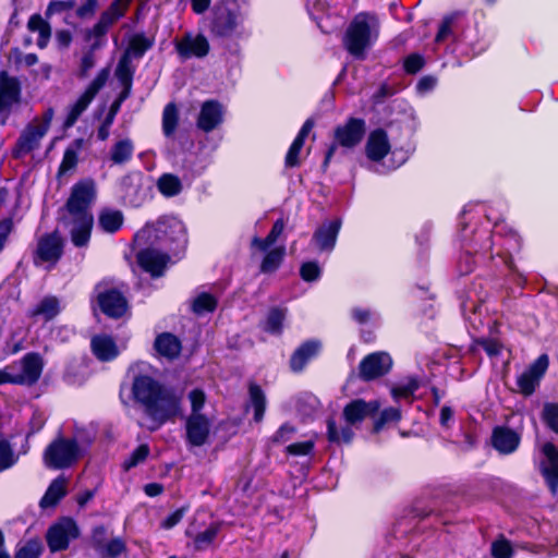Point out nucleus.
<instances>
[{"label":"nucleus","instance_id":"0eeeda50","mask_svg":"<svg viewBox=\"0 0 558 558\" xmlns=\"http://www.w3.org/2000/svg\"><path fill=\"white\" fill-rule=\"evenodd\" d=\"M81 456V447L75 437L59 436L45 448L43 462L49 470H64L74 465Z\"/></svg>","mask_w":558,"mask_h":558},{"label":"nucleus","instance_id":"de8ad7c7","mask_svg":"<svg viewBox=\"0 0 558 558\" xmlns=\"http://www.w3.org/2000/svg\"><path fill=\"white\" fill-rule=\"evenodd\" d=\"M539 417L547 429L558 435V402H545Z\"/></svg>","mask_w":558,"mask_h":558},{"label":"nucleus","instance_id":"39448f33","mask_svg":"<svg viewBox=\"0 0 558 558\" xmlns=\"http://www.w3.org/2000/svg\"><path fill=\"white\" fill-rule=\"evenodd\" d=\"M243 16L236 1H217L210 11L209 32L215 38H233L241 35Z\"/></svg>","mask_w":558,"mask_h":558},{"label":"nucleus","instance_id":"f03ea898","mask_svg":"<svg viewBox=\"0 0 558 558\" xmlns=\"http://www.w3.org/2000/svg\"><path fill=\"white\" fill-rule=\"evenodd\" d=\"M147 233L150 244L168 251L177 260H180L187 247V232L185 225L173 215L160 216L155 222H147L143 229Z\"/></svg>","mask_w":558,"mask_h":558},{"label":"nucleus","instance_id":"1a4fd4ad","mask_svg":"<svg viewBox=\"0 0 558 558\" xmlns=\"http://www.w3.org/2000/svg\"><path fill=\"white\" fill-rule=\"evenodd\" d=\"M81 535L76 521L71 517H61L51 524L46 533V542L51 553L66 550L71 541Z\"/></svg>","mask_w":558,"mask_h":558},{"label":"nucleus","instance_id":"e2e57ef3","mask_svg":"<svg viewBox=\"0 0 558 558\" xmlns=\"http://www.w3.org/2000/svg\"><path fill=\"white\" fill-rule=\"evenodd\" d=\"M315 448L314 440H304L290 444L286 447V453L293 457H304L313 453Z\"/></svg>","mask_w":558,"mask_h":558},{"label":"nucleus","instance_id":"dca6fc26","mask_svg":"<svg viewBox=\"0 0 558 558\" xmlns=\"http://www.w3.org/2000/svg\"><path fill=\"white\" fill-rule=\"evenodd\" d=\"M171 258L174 257L168 251L161 252L155 247H145L136 253L138 266L151 278L162 277Z\"/></svg>","mask_w":558,"mask_h":558},{"label":"nucleus","instance_id":"6e6d98bb","mask_svg":"<svg viewBox=\"0 0 558 558\" xmlns=\"http://www.w3.org/2000/svg\"><path fill=\"white\" fill-rule=\"evenodd\" d=\"M426 64L425 58L418 52H413L403 59V71L409 75L418 73Z\"/></svg>","mask_w":558,"mask_h":558},{"label":"nucleus","instance_id":"4c0bfd02","mask_svg":"<svg viewBox=\"0 0 558 558\" xmlns=\"http://www.w3.org/2000/svg\"><path fill=\"white\" fill-rule=\"evenodd\" d=\"M180 122L178 106L174 101L168 102L162 110L161 128L167 138L173 137Z\"/></svg>","mask_w":558,"mask_h":558},{"label":"nucleus","instance_id":"864d4df0","mask_svg":"<svg viewBox=\"0 0 558 558\" xmlns=\"http://www.w3.org/2000/svg\"><path fill=\"white\" fill-rule=\"evenodd\" d=\"M420 388V381L417 377H410L404 385L395 386L391 388V396L395 399H408L414 395Z\"/></svg>","mask_w":558,"mask_h":558},{"label":"nucleus","instance_id":"c756f323","mask_svg":"<svg viewBox=\"0 0 558 558\" xmlns=\"http://www.w3.org/2000/svg\"><path fill=\"white\" fill-rule=\"evenodd\" d=\"M74 227L72 228L71 241L76 247L86 246L92 236V231L94 227V216L85 215L80 217H73Z\"/></svg>","mask_w":558,"mask_h":558},{"label":"nucleus","instance_id":"338daca9","mask_svg":"<svg viewBox=\"0 0 558 558\" xmlns=\"http://www.w3.org/2000/svg\"><path fill=\"white\" fill-rule=\"evenodd\" d=\"M108 536L107 527L104 524L95 525L90 533V543L96 551H102Z\"/></svg>","mask_w":558,"mask_h":558},{"label":"nucleus","instance_id":"0e129e2a","mask_svg":"<svg viewBox=\"0 0 558 558\" xmlns=\"http://www.w3.org/2000/svg\"><path fill=\"white\" fill-rule=\"evenodd\" d=\"M112 26L111 21L106 20L101 14L96 22V24L93 26V28L88 29L86 33V40H89L92 37H95V41H100L101 38H104L109 28Z\"/></svg>","mask_w":558,"mask_h":558},{"label":"nucleus","instance_id":"bb28decb","mask_svg":"<svg viewBox=\"0 0 558 558\" xmlns=\"http://www.w3.org/2000/svg\"><path fill=\"white\" fill-rule=\"evenodd\" d=\"M154 349L158 355L169 361H173L179 357L182 350V343L175 335L165 331L157 335L155 338Z\"/></svg>","mask_w":558,"mask_h":558},{"label":"nucleus","instance_id":"bf43d9fd","mask_svg":"<svg viewBox=\"0 0 558 558\" xmlns=\"http://www.w3.org/2000/svg\"><path fill=\"white\" fill-rule=\"evenodd\" d=\"M300 277L305 282L317 281L322 277V268L316 260L304 262L300 267Z\"/></svg>","mask_w":558,"mask_h":558},{"label":"nucleus","instance_id":"ea45409f","mask_svg":"<svg viewBox=\"0 0 558 558\" xmlns=\"http://www.w3.org/2000/svg\"><path fill=\"white\" fill-rule=\"evenodd\" d=\"M284 220L283 218H278L271 226L270 231L265 238L254 236L252 239V246L257 247L260 252H266L270 248L281 236L284 230Z\"/></svg>","mask_w":558,"mask_h":558},{"label":"nucleus","instance_id":"4d7b16f0","mask_svg":"<svg viewBox=\"0 0 558 558\" xmlns=\"http://www.w3.org/2000/svg\"><path fill=\"white\" fill-rule=\"evenodd\" d=\"M303 143L293 140L291 145L288 148V151L284 156V167L288 169L298 168L301 166V151L303 148Z\"/></svg>","mask_w":558,"mask_h":558},{"label":"nucleus","instance_id":"13d9d810","mask_svg":"<svg viewBox=\"0 0 558 558\" xmlns=\"http://www.w3.org/2000/svg\"><path fill=\"white\" fill-rule=\"evenodd\" d=\"M126 551V544L120 537L111 538L104 545L102 551H99L104 558H118Z\"/></svg>","mask_w":558,"mask_h":558},{"label":"nucleus","instance_id":"393cba45","mask_svg":"<svg viewBox=\"0 0 558 558\" xmlns=\"http://www.w3.org/2000/svg\"><path fill=\"white\" fill-rule=\"evenodd\" d=\"M391 145L388 133L383 128L373 130L365 144L366 157L374 162H379L390 153Z\"/></svg>","mask_w":558,"mask_h":558},{"label":"nucleus","instance_id":"3c124183","mask_svg":"<svg viewBox=\"0 0 558 558\" xmlns=\"http://www.w3.org/2000/svg\"><path fill=\"white\" fill-rule=\"evenodd\" d=\"M102 43L94 41L87 51L82 56L77 76L78 78H86L89 71L95 66V50L99 49Z\"/></svg>","mask_w":558,"mask_h":558},{"label":"nucleus","instance_id":"a878e982","mask_svg":"<svg viewBox=\"0 0 558 558\" xmlns=\"http://www.w3.org/2000/svg\"><path fill=\"white\" fill-rule=\"evenodd\" d=\"M320 350V342L310 339L301 343L291 354L289 366L293 373H301L315 359Z\"/></svg>","mask_w":558,"mask_h":558},{"label":"nucleus","instance_id":"2eb2a0df","mask_svg":"<svg viewBox=\"0 0 558 558\" xmlns=\"http://www.w3.org/2000/svg\"><path fill=\"white\" fill-rule=\"evenodd\" d=\"M64 242L58 231L45 233L37 242L33 262L36 266L50 263L54 266L62 257Z\"/></svg>","mask_w":558,"mask_h":558},{"label":"nucleus","instance_id":"5fc2aeb1","mask_svg":"<svg viewBox=\"0 0 558 558\" xmlns=\"http://www.w3.org/2000/svg\"><path fill=\"white\" fill-rule=\"evenodd\" d=\"M128 9L129 5H126L122 0H113L109 7L100 14L106 20L111 21V24L113 25L125 15Z\"/></svg>","mask_w":558,"mask_h":558},{"label":"nucleus","instance_id":"412c9836","mask_svg":"<svg viewBox=\"0 0 558 558\" xmlns=\"http://www.w3.org/2000/svg\"><path fill=\"white\" fill-rule=\"evenodd\" d=\"M521 439V434L511 427L497 425L492 430L490 445L499 454L509 456L519 449Z\"/></svg>","mask_w":558,"mask_h":558},{"label":"nucleus","instance_id":"37998d69","mask_svg":"<svg viewBox=\"0 0 558 558\" xmlns=\"http://www.w3.org/2000/svg\"><path fill=\"white\" fill-rule=\"evenodd\" d=\"M157 187L165 197H173L181 193L183 185L180 178L173 173H163L157 181Z\"/></svg>","mask_w":558,"mask_h":558},{"label":"nucleus","instance_id":"423d86ee","mask_svg":"<svg viewBox=\"0 0 558 558\" xmlns=\"http://www.w3.org/2000/svg\"><path fill=\"white\" fill-rule=\"evenodd\" d=\"M366 134V122L363 118L349 117L344 123L333 129L332 142L328 146L320 169L327 172L330 161L338 147L352 149L361 144Z\"/></svg>","mask_w":558,"mask_h":558},{"label":"nucleus","instance_id":"7c9ffc66","mask_svg":"<svg viewBox=\"0 0 558 558\" xmlns=\"http://www.w3.org/2000/svg\"><path fill=\"white\" fill-rule=\"evenodd\" d=\"M65 495L66 480L63 476H58L49 484L39 501V506L43 509L56 507Z\"/></svg>","mask_w":558,"mask_h":558},{"label":"nucleus","instance_id":"69168bd1","mask_svg":"<svg viewBox=\"0 0 558 558\" xmlns=\"http://www.w3.org/2000/svg\"><path fill=\"white\" fill-rule=\"evenodd\" d=\"M473 342L474 344L482 347L489 357L498 356L502 350L501 342L494 338H476Z\"/></svg>","mask_w":558,"mask_h":558},{"label":"nucleus","instance_id":"774afa93","mask_svg":"<svg viewBox=\"0 0 558 558\" xmlns=\"http://www.w3.org/2000/svg\"><path fill=\"white\" fill-rule=\"evenodd\" d=\"M295 432V426L286 422L271 435L270 440L272 444H283L288 441Z\"/></svg>","mask_w":558,"mask_h":558},{"label":"nucleus","instance_id":"e433bc0d","mask_svg":"<svg viewBox=\"0 0 558 558\" xmlns=\"http://www.w3.org/2000/svg\"><path fill=\"white\" fill-rule=\"evenodd\" d=\"M60 313V302L56 296H45L35 307L28 311V317L43 316L45 322L52 320Z\"/></svg>","mask_w":558,"mask_h":558},{"label":"nucleus","instance_id":"c85d7f7f","mask_svg":"<svg viewBox=\"0 0 558 558\" xmlns=\"http://www.w3.org/2000/svg\"><path fill=\"white\" fill-rule=\"evenodd\" d=\"M288 316V308L282 306H271L260 322V329L271 336H281L284 328V322Z\"/></svg>","mask_w":558,"mask_h":558},{"label":"nucleus","instance_id":"c9c22d12","mask_svg":"<svg viewBox=\"0 0 558 558\" xmlns=\"http://www.w3.org/2000/svg\"><path fill=\"white\" fill-rule=\"evenodd\" d=\"M222 523L219 521L211 522L204 531L193 536V546L196 551H205L209 549L218 534L221 531Z\"/></svg>","mask_w":558,"mask_h":558},{"label":"nucleus","instance_id":"58836bf2","mask_svg":"<svg viewBox=\"0 0 558 558\" xmlns=\"http://www.w3.org/2000/svg\"><path fill=\"white\" fill-rule=\"evenodd\" d=\"M284 220L283 218H278L271 226L270 231L265 238L254 236L252 239V246L257 247L260 252H266L270 248L281 236L284 230Z\"/></svg>","mask_w":558,"mask_h":558},{"label":"nucleus","instance_id":"680f3d73","mask_svg":"<svg viewBox=\"0 0 558 558\" xmlns=\"http://www.w3.org/2000/svg\"><path fill=\"white\" fill-rule=\"evenodd\" d=\"M17 461L10 442L5 439L0 440V471L13 466Z\"/></svg>","mask_w":558,"mask_h":558},{"label":"nucleus","instance_id":"09e8293b","mask_svg":"<svg viewBox=\"0 0 558 558\" xmlns=\"http://www.w3.org/2000/svg\"><path fill=\"white\" fill-rule=\"evenodd\" d=\"M135 73V66L132 64V60L128 59L126 56H121L117 68L116 76L120 84H133Z\"/></svg>","mask_w":558,"mask_h":558},{"label":"nucleus","instance_id":"052dcab7","mask_svg":"<svg viewBox=\"0 0 558 558\" xmlns=\"http://www.w3.org/2000/svg\"><path fill=\"white\" fill-rule=\"evenodd\" d=\"M490 554L494 558H511L514 550L510 541L501 536L492 543Z\"/></svg>","mask_w":558,"mask_h":558},{"label":"nucleus","instance_id":"4be33fe9","mask_svg":"<svg viewBox=\"0 0 558 558\" xmlns=\"http://www.w3.org/2000/svg\"><path fill=\"white\" fill-rule=\"evenodd\" d=\"M342 226L340 218L324 221L313 233L312 242L320 252H331Z\"/></svg>","mask_w":558,"mask_h":558},{"label":"nucleus","instance_id":"f704fd0d","mask_svg":"<svg viewBox=\"0 0 558 558\" xmlns=\"http://www.w3.org/2000/svg\"><path fill=\"white\" fill-rule=\"evenodd\" d=\"M259 265V272L271 275L276 272L282 265L286 257V246L279 245L268 248Z\"/></svg>","mask_w":558,"mask_h":558},{"label":"nucleus","instance_id":"20e7f679","mask_svg":"<svg viewBox=\"0 0 558 558\" xmlns=\"http://www.w3.org/2000/svg\"><path fill=\"white\" fill-rule=\"evenodd\" d=\"M380 409L378 400L365 401L364 399H353L343 408L342 415L347 422L345 426L338 428L336 420L330 416L326 421L327 439L330 444L350 445L354 438L353 425L362 423L366 417H375Z\"/></svg>","mask_w":558,"mask_h":558},{"label":"nucleus","instance_id":"6ab92c4d","mask_svg":"<svg viewBox=\"0 0 558 558\" xmlns=\"http://www.w3.org/2000/svg\"><path fill=\"white\" fill-rule=\"evenodd\" d=\"M174 48L182 60L204 58L210 50L209 41L203 34L194 36L192 33H185L180 40H175Z\"/></svg>","mask_w":558,"mask_h":558},{"label":"nucleus","instance_id":"9b49d317","mask_svg":"<svg viewBox=\"0 0 558 558\" xmlns=\"http://www.w3.org/2000/svg\"><path fill=\"white\" fill-rule=\"evenodd\" d=\"M95 198V182L92 179L81 180L71 187L64 208L73 217L93 215L89 208Z\"/></svg>","mask_w":558,"mask_h":558},{"label":"nucleus","instance_id":"2f4dec72","mask_svg":"<svg viewBox=\"0 0 558 558\" xmlns=\"http://www.w3.org/2000/svg\"><path fill=\"white\" fill-rule=\"evenodd\" d=\"M155 38L147 37L143 32L135 33L129 40V45L121 56H126L128 59H142L144 54L154 47Z\"/></svg>","mask_w":558,"mask_h":558},{"label":"nucleus","instance_id":"f3484780","mask_svg":"<svg viewBox=\"0 0 558 558\" xmlns=\"http://www.w3.org/2000/svg\"><path fill=\"white\" fill-rule=\"evenodd\" d=\"M97 304L101 313L111 319L122 318L130 308L126 296L118 288H109L99 292Z\"/></svg>","mask_w":558,"mask_h":558},{"label":"nucleus","instance_id":"c03bdc74","mask_svg":"<svg viewBox=\"0 0 558 558\" xmlns=\"http://www.w3.org/2000/svg\"><path fill=\"white\" fill-rule=\"evenodd\" d=\"M134 146L129 138L118 141L111 148L110 159L116 165H123L132 159Z\"/></svg>","mask_w":558,"mask_h":558},{"label":"nucleus","instance_id":"72a5a7b5","mask_svg":"<svg viewBox=\"0 0 558 558\" xmlns=\"http://www.w3.org/2000/svg\"><path fill=\"white\" fill-rule=\"evenodd\" d=\"M248 402L253 407L254 415L253 420L259 423L264 420L267 399L263 388L255 381L248 383Z\"/></svg>","mask_w":558,"mask_h":558},{"label":"nucleus","instance_id":"9d476101","mask_svg":"<svg viewBox=\"0 0 558 558\" xmlns=\"http://www.w3.org/2000/svg\"><path fill=\"white\" fill-rule=\"evenodd\" d=\"M110 75V69L108 66L102 68L96 75V77L88 84L83 94L70 107L68 114L63 122V128H72L82 113L88 108L90 102L94 100L99 90L106 85Z\"/></svg>","mask_w":558,"mask_h":558},{"label":"nucleus","instance_id":"49530a36","mask_svg":"<svg viewBox=\"0 0 558 558\" xmlns=\"http://www.w3.org/2000/svg\"><path fill=\"white\" fill-rule=\"evenodd\" d=\"M402 418L400 408L389 407L385 408L375 418L373 424V434L380 433L384 427L389 423H398Z\"/></svg>","mask_w":558,"mask_h":558},{"label":"nucleus","instance_id":"79ce46f5","mask_svg":"<svg viewBox=\"0 0 558 558\" xmlns=\"http://www.w3.org/2000/svg\"><path fill=\"white\" fill-rule=\"evenodd\" d=\"M217 307L218 299L209 292H201L191 303V311L196 316L214 313Z\"/></svg>","mask_w":558,"mask_h":558},{"label":"nucleus","instance_id":"a18cd8bd","mask_svg":"<svg viewBox=\"0 0 558 558\" xmlns=\"http://www.w3.org/2000/svg\"><path fill=\"white\" fill-rule=\"evenodd\" d=\"M27 27L31 32H38V47L45 48L47 45V40L51 35V28L48 22H46L40 14H33L27 23Z\"/></svg>","mask_w":558,"mask_h":558},{"label":"nucleus","instance_id":"ddd939ff","mask_svg":"<svg viewBox=\"0 0 558 558\" xmlns=\"http://www.w3.org/2000/svg\"><path fill=\"white\" fill-rule=\"evenodd\" d=\"M549 367V357L546 353L535 359L517 378L519 392L524 397L532 396L541 384Z\"/></svg>","mask_w":558,"mask_h":558},{"label":"nucleus","instance_id":"aec40b11","mask_svg":"<svg viewBox=\"0 0 558 558\" xmlns=\"http://www.w3.org/2000/svg\"><path fill=\"white\" fill-rule=\"evenodd\" d=\"M542 453L544 459L541 461V474L551 493H556L558 488V447L551 442L546 441L542 446Z\"/></svg>","mask_w":558,"mask_h":558},{"label":"nucleus","instance_id":"7ed1b4c3","mask_svg":"<svg viewBox=\"0 0 558 558\" xmlns=\"http://www.w3.org/2000/svg\"><path fill=\"white\" fill-rule=\"evenodd\" d=\"M380 22L374 12H360L347 27L342 44L345 50L356 60L366 58L369 49L379 36Z\"/></svg>","mask_w":558,"mask_h":558},{"label":"nucleus","instance_id":"a211bd4d","mask_svg":"<svg viewBox=\"0 0 558 558\" xmlns=\"http://www.w3.org/2000/svg\"><path fill=\"white\" fill-rule=\"evenodd\" d=\"M211 422L206 414H190L185 421V441L191 447H202L207 444Z\"/></svg>","mask_w":558,"mask_h":558},{"label":"nucleus","instance_id":"473e14b6","mask_svg":"<svg viewBox=\"0 0 558 558\" xmlns=\"http://www.w3.org/2000/svg\"><path fill=\"white\" fill-rule=\"evenodd\" d=\"M124 221L123 213L119 209L104 207L98 215V227L106 233L118 232Z\"/></svg>","mask_w":558,"mask_h":558},{"label":"nucleus","instance_id":"603ef678","mask_svg":"<svg viewBox=\"0 0 558 558\" xmlns=\"http://www.w3.org/2000/svg\"><path fill=\"white\" fill-rule=\"evenodd\" d=\"M43 553V545L39 539H28L25 544L17 546L14 558H39Z\"/></svg>","mask_w":558,"mask_h":558},{"label":"nucleus","instance_id":"8fccbe9b","mask_svg":"<svg viewBox=\"0 0 558 558\" xmlns=\"http://www.w3.org/2000/svg\"><path fill=\"white\" fill-rule=\"evenodd\" d=\"M150 449L147 444L138 445L130 456L123 461L122 469L128 472L131 469L143 463L149 456Z\"/></svg>","mask_w":558,"mask_h":558},{"label":"nucleus","instance_id":"cd10ccee","mask_svg":"<svg viewBox=\"0 0 558 558\" xmlns=\"http://www.w3.org/2000/svg\"><path fill=\"white\" fill-rule=\"evenodd\" d=\"M93 354L101 362H110L119 355V349L111 336L97 335L92 338Z\"/></svg>","mask_w":558,"mask_h":558},{"label":"nucleus","instance_id":"4468645a","mask_svg":"<svg viewBox=\"0 0 558 558\" xmlns=\"http://www.w3.org/2000/svg\"><path fill=\"white\" fill-rule=\"evenodd\" d=\"M389 353L377 351L364 356L359 364V376L363 381H372L387 375L392 368Z\"/></svg>","mask_w":558,"mask_h":558},{"label":"nucleus","instance_id":"f8f14e48","mask_svg":"<svg viewBox=\"0 0 558 558\" xmlns=\"http://www.w3.org/2000/svg\"><path fill=\"white\" fill-rule=\"evenodd\" d=\"M22 86L16 76H10L5 70L0 72V114L1 125H5L12 107L21 102Z\"/></svg>","mask_w":558,"mask_h":558},{"label":"nucleus","instance_id":"5701e85b","mask_svg":"<svg viewBox=\"0 0 558 558\" xmlns=\"http://www.w3.org/2000/svg\"><path fill=\"white\" fill-rule=\"evenodd\" d=\"M45 136V128H36L27 124L16 140L11 155L13 159H22L39 146L40 140Z\"/></svg>","mask_w":558,"mask_h":558},{"label":"nucleus","instance_id":"6e6552de","mask_svg":"<svg viewBox=\"0 0 558 558\" xmlns=\"http://www.w3.org/2000/svg\"><path fill=\"white\" fill-rule=\"evenodd\" d=\"M44 367L43 356L38 352H28L20 360L5 365L2 369L8 375L17 378V381H9L10 385L33 387L40 379Z\"/></svg>","mask_w":558,"mask_h":558},{"label":"nucleus","instance_id":"a19ab883","mask_svg":"<svg viewBox=\"0 0 558 558\" xmlns=\"http://www.w3.org/2000/svg\"><path fill=\"white\" fill-rule=\"evenodd\" d=\"M82 145L83 138H76L71 146L65 148L58 168V177H62L76 168L78 162V150L82 148Z\"/></svg>","mask_w":558,"mask_h":558},{"label":"nucleus","instance_id":"f257e3e1","mask_svg":"<svg viewBox=\"0 0 558 558\" xmlns=\"http://www.w3.org/2000/svg\"><path fill=\"white\" fill-rule=\"evenodd\" d=\"M156 371L143 361L132 363L126 371V377L131 381V399L150 421L151 432L175 418L182 404V398L177 390L154 376Z\"/></svg>","mask_w":558,"mask_h":558},{"label":"nucleus","instance_id":"b1692460","mask_svg":"<svg viewBox=\"0 0 558 558\" xmlns=\"http://www.w3.org/2000/svg\"><path fill=\"white\" fill-rule=\"evenodd\" d=\"M223 122L222 105L215 99L202 104L196 126L205 133H210Z\"/></svg>","mask_w":558,"mask_h":558}]
</instances>
